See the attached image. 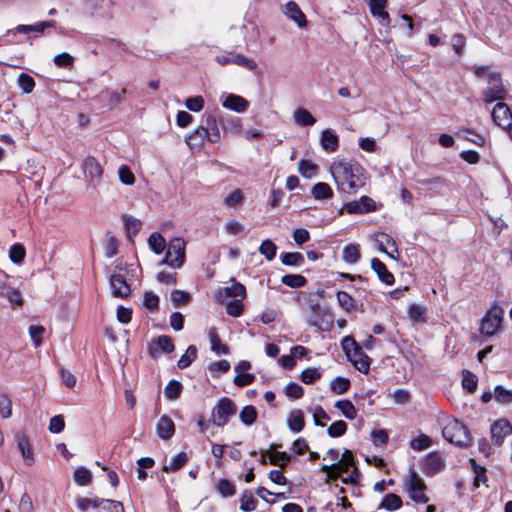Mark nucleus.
Segmentation results:
<instances>
[{"instance_id":"60","label":"nucleus","mask_w":512,"mask_h":512,"mask_svg":"<svg viewBox=\"0 0 512 512\" xmlns=\"http://www.w3.org/2000/svg\"><path fill=\"white\" fill-rule=\"evenodd\" d=\"M217 491L223 497L233 496L235 494V486L227 479H221L217 485Z\"/></svg>"},{"instance_id":"41","label":"nucleus","mask_w":512,"mask_h":512,"mask_svg":"<svg viewBox=\"0 0 512 512\" xmlns=\"http://www.w3.org/2000/svg\"><path fill=\"white\" fill-rule=\"evenodd\" d=\"M98 508L109 512H124L122 502L98 498Z\"/></svg>"},{"instance_id":"54","label":"nucleus","mask_w":512,"mask_h":512,"mask_svg":"<svg viewBox=\"0 0 512 512\" xmlns=\"http://www.w3.org/2000/svg\"><path fill=\"white\" fill-rule=\"evenodd\" d=\"M119 242L113 235H107V240L104 244V252L107 258H112L118 253Z\"/></svg>"},{"instance_id":"58","label":"nucleus","mask_w":512,"mask_h":512,"mask_svg":"<svg viewBox=\"0 0 512 512\" xmlns=\"http://www.w3.org/2000/svg\"><path fill=\"white\" fill-rule=\"evenodd\" d=\"M18 84L24 93H31L35 87L34 79L26 73L20 74Z\"/></svg>"},{"instance_id":"51","label":"nucleus","mask_w":512,"mask_h":512,"mask_svg":"<svg viewBox=\"0 0 512 512\" xmlns=\"http://www.w3.org/2000/svg\"><path fill=\"white\" fill-rule=\"evenodd\" d=\"M458 135L464 138L465 140L470 141L478 146H482L485 143V139L483 136L469 129L459 130Z\"/></svg>"},{"instance_id":"39","label":"nucleus","mask_w":512,"mask_h":512,"mask_svg":"<svg viewBox=\"0 0 512 512\" xmlns=\"http://www.w3.org/2000/svg\"><path fill=\"white\" fill-rule=\"evenodd\" d=\"M281 282L291 288H301L306 284V278L299 274H287L281 279Z\"/></svg>"},{"instance_id":"50","label":"nucleus","mask_w":512,"mask_h":512,"mask_svg":"<svg viewBox=\"0 0 512 512\" xmlns=\"http://www.w3.org/2000/svg\"><path fill=\"white\" fill-rule=\"evenodd\" d=\"M431 445L432 439L425 434L419 435L410 442L411 448L417 451L425 450L429 448Z\"/></svg>"},{"instance_id":"59","label":"nucleus","mask_w":512,"mask_h":512,"mask_svg":"<svg viewBox=\"0 0 512 512\" xmlns=\"http://www.w3.org/2000/svg\"><path fill=\"white\" fill-rule=\"evenodd\" d=\"M318 166L310 161L301 160L299 162V172L306 178H311L316 174Z\"/></svg>"},{"instance_id":"17","label":"nucleus","mask_w":512,"mask_h":512,"mask_svg":"<svg viewBox=\"0 0 512 512\" xmlns=\"http://www.w3.org/2000/svg\"><path fill=\"white\" fill-rule=\"evenodd\" d=\"M284 14L294 21L298 27L304 28L307 26V19L304 13L301 11L298 4L294 1H289L285 5Z\"/></svg>"},{"instance_id":"36","label":"nucleus","mask_w":512,"mask_h":512,"mask_svg":"<svg viewBox=\"0 0 512 512\" xmlns=\"http://www.w3.org/2000/svg\"><path fill=\"white\" fill-rule=\"evenodd\" d=\"M209 339L211 343V350L216 354H228L229 348L221 343V340L214 329H211L209 332Z\"/></svg>"},{"instance_id":"64","label":"nucleus","mask_w":512,"mask_h":512,"mask_svg":"<svg viewBox=\"0 0 512 512\" xmlns=\"http://www.w3.org/2000/svg\"><path fill=\"white\" fill-rule=\"evenodd\" d=\"M65 428V422L62 415H55L50 419L48 429L51 433L58 434Z\"/></svg>"},{"instance_id":"12","label":"nucleus","mask_w":512,"mask_h":512,"mask_svg":"<svg viewBox=\"0 0 512 512\" xmlns=\"http://www.w3.org/2000/svg\"><path fill=\"white\" fill-rule=\"evenodd\" d=\"M512 433V425L504 419L494 422L491 426V438L495 445L500 446L505 437Z\"/></svg>"},{"instance_id":"28","label":"nucleus","mask_w":512,"mask_h":512,"mask_svg":"<svg viewBox=\"0 0 512 512\" xmlns=\"http://www.w3.org/2000/svg\"><path fill=\"white\" fill-rule=\"evenodd\" d=\"M287 424L289 429L295 433L302 431L305 426L303 412L299 409L292 410L289 413Z\"/></svg>"},{"instance_id":"23","label":"nucleus","mask_w":512,"mask_h":512,"mask_svg":"<svg viewBox=\"0 0 512 512\" xmlns=\"http://www.w3.org/2000/svg\"><path fill=\"white\" fill-rule=\"evenodd\" d=\"M157 434L161 439H170L175 432V426L171 418L162 416L156 426Z\"/></svg>"},{"instance_id":"9","label":"nucleus","mask_w":512,"mask_h":512,"mask_svg":"<svg viewBox=\"0 0 512 512\" xmlns=\"http://www.w3.org/2000/svg\"><path fill=\"white\" fill-rule=\"evenodd\" d=\"M231 286L220 288L216 292V298L219 302H225L228 298L245 299L246 288L243 284L231 279Z\"/></svg>"},{"instance_id":"25","label":"nucleus","mask_w":512,"mask_h":512,"mask_svg":"<svg viewBox=\"0 0 512 512\" xmlns=\"http://www.w3.org/2000/svg\"><path fill=\"white\" fill-rule=\"evenodd\" d=\"M354 364L355 368L362 372L367 373L370 369V358L362 351V347H359L353 352L351 357H348Z\"/></svg>"},{"instance_id":"56","label":"nucleus","mask_w":512,"mask_h":512,"mask_svg":"<svg viewBox=\"0 0 512 512\" xmlns=\"http://www.w3.org/2000/svg\"><path fill=\"white\" fill-rule=\"evenodd\" d=\"M25 255V248L19 243L12 245L9 250V257L11 261L16 264L21 263L24 260Z\"/></svg>"},{"instance_id":"40","label":"nucleus","mask_w":512,"mask_h":512,"mask_svg":"<svg viewBox=\"0 0 512 512\" xmlns=\"http://www.w3.org/2000/svg\"><path fill=\"white\" fill-rule=\"evenodd\" d=\"M51 25V21L38 22L34 25H19L16 27V31L20 33H43V31Z\"/></svg>"},{"instance_id":"62","label":"nucleus","mask_w":512,"mask_h":512,"mask_svg":"<svg viewBox=\"0 0 512 512\" xmlns=\"http://www.w3.org/2000/svg\"><path fill=\"white\" fill-rule=\"evenodd\" d=\"M291 459L290 455H288L286 452H275L270 454L269 462L272 465L280 466L281 468H284Z\"/></svg>"},{"instance_id":"7","label":"nucleus","mask_w":512,"mask_h":512,"mask_svg":"<svg viewBox=\"0 0 512 512\" xmlns=\"http://www.w3.org/2000/svg\"><path fill=\"white\" fill-rule=\"evenodd\" d=\"M237 411L234 402L227 398H221L213 409V423L216 426L223 427Z\"/></svg>"},{"instance_id":"49","label":"nucleus","mask_w":512,"mask_h":512,"mask_svg":"<svg viewBox=\"0 0 512 512\" xmlns=\"http://www.w3.org/2000/svg\"><path fill=\"white\" fill-rule=\"evenodd\" d=\"M123 219H124V224H125L128 234L130 236L131 235L135 236L136 234H138V232L142 228L141 221L133 216H128V215L124 216Z\"/></svg>"},{"instance_id":"16","label":"nucleus","mask_w":512,"mask_h":512,"mask_svg":"<svg viewBox=\"0 0 512 512\" xmlns=\"http://www.w3.org/2000/svg\"><path fill=\"white\" fill-rule=\"evenodd\" d=\"M320 145L328 153H333L339 148V136L332 129H325L320 135Z\"/></svg>"},{"instance_id":"42","label":"nucleus","mask_w":512,"mask_h":512,"mask_svg":"<svg viewBox=\"0 0 512 512\" xmlns=\"http://www.w3.org/2000/svg\"><path fill=\"white\" fill-rule=\"evenodd\" d=\"M281 262L286 266H300L304 263V257L299 252H287L281 255Z\"/></svg>"},{"instance_id":"22","label":"nucleus","mask_w":512,"mask_h":512,"mask_svg":"<svg viewBox=\"0 0 512 512\" xmlns=\"http://www.w3.org/2000/svg\"><path fill=\"white\" fill-rule=\"evenodd\" d=\"M371 267L377 274L378 278L386 285H392L394 283V276L388 271L386 265L381 262L378 258H373L371 261Z\"/></svg>"},{"instance_id":"1","label":"nucleus","mask_w":512,"mask_h":512,"mask_svg":"<svg viewBox=\"0 0 512 512\" xmlns=\"http://www.w3.org/2000/svg\"><path fill=\"white\" fill-rule=\"evenodd\" d=\"M330 173L339 191L354 194L366 183V172L355 160L334 159L330 166Z\"/></svg>"},{"instance_id":"27","label":"nucleus","mask_w":512,"mask_h":512,"mask_svg":"<svg viewBox=\"0 0 512 512\" xmlns=\"http://www.w3.org/2000/svg\"><path fill=\"white\" fill-rule=\"evenodd\" d=\"M293 119L301 127L313 126L316 123V118L303 107H298L294 110Z\"/></svg>"},{"instance_id":"15","label":"nucleus","mask_w":512,"mask_h":512,"mask_svg":"<svg viewBox=\"0 0 512 512\" xmlns=\"http://www.w3.org/2000/svg\"><path fill=\"white\" fill-rule=\"evenodd\" d=\"M149 350L151 356L156 357L160 352L171 353L174 350V344L171 337L161 335L150 344Z\"/></svg>"},{"instance_id":"32","label":"nucleus","mask_w":512,"mask_h":512,"mask_svg":"<svg viewBox=\"0 0 512 512\" xmlns=\"http://www.w3.org/2000/svg\"><path fill=\"white\" fill-rule=\"evenodd\" d=\"M313 197L317 200L332 198L333 191L331 187L324 182L316 183L311 190Z\"/></svg>"},{"instance_id":"4","label":"nucleus","mask_w":512,"mask_h":512,"mask_svg":"<svg viewBox=\"0 0 512 512\" xmlns=\"http://www.w3.org/2000/svg\"><path fill=\"white\" fill-rule=\"evenodd\" d=\"M405 487L409 497L414 502L425 504L429 501V497L425 494L427 489L425 482L415 470L411 469L409 471V475L405 481Z\"/></svg>"},{"instance_id":"53","label":"nucleus","mask_w":512,"mask_h":512,"mask_svg":"<svg viewBox=\"0 0 512 512\" xmlns=\"http://www.w3.org/2000/svg\"><path fill=\"white\" fill-rule=\"evenodd\" d=\"M347 431V424L343 420L333 422L327 429L330 437L336 438L344 435Z\"/></svg>"},{"instance_id":"52","label":"nucleus","mask_w":512,"mask_h":512,"mask_svg":"<svg viewBox=\"0 0 512 512\" xmlns=\"http://www.w3.org/2000/svg\"><path fill=\"white\" fill-rule=\"evenodd\" d=\"M91 480H92V475L88 469H86L84 467H80L75 470L74 481L78 485H80V486L88 485L91 482Z\"/></svg>"},{"instance_id":"38","label":"nucleus","mask_w":512,"mask_h":512,"mask_svg":"<svg viewBox=\"0 0 512 512\" xmlns=\"http://www.w3.org/2000/svg\"><path fill=\"white\" fill-rule=\"evenodd\" d=\"M239 418L244 425H247V426L252 425L257 419L256 408L252 405L245 406L241 410V412L239 414Z\"/></svg>"},{"instance_id":"46","label":"nucleus","mask_w":512,"mask_h":512,"mask_svg":"<svg viewBox=\"0 0 512 512\" xmlns=\"http://www.w3.org/2000/svg\"><path fill=\"white\" fill-rule=\"evenodd\" d=\"M240 509L245 512H250L256 509L257 500L254 498L250 491H244L240 499Z\"/></svg>"},{"instance_id":"55","label":"nucleus","mask_w":512,"mask_h":512,"mask_svg":"<svg viewBox=\"0 0 512 512\" xmlns=\"http://www.w3.org/2000/svg\"><path fill=\"white\" fill-rule=\"evenodd\" d=\"M233 64L244 67L250 71H254L257 68V63L242 54L233 55Z\"/></svg>"},{"instance_id":"10","label":"nucleus","mask_w":512,"mask_h":512,"mask_svg":"<svg viewBox=\"0 0 512 512\" xmlns=\"http://www.w3.org/2000/svg\"><path fill=\"white\" fill-rule=\"evenodd\" d=\"M334 464H335V468H338V471H343L345 473H347L349 471V469L351 467H353L352 475H350L347 478H343L342 481L344 483H349V482L355 483L356 482V478L359 476V473L357 471V468L354 467V455L350 450L345 449L342 454L341 459L338 461V463H334Z\"/></svg>"},{"instance_id":"57","label":"nucleus","mask_w":512,"mask_h":512,"mask_svg":"<svg viewBox=\"0 0 512 512\" xmlns=\"http://www.w3.org/2000/svg\"><path fill=\"white\" fill-rule=\"evenodd\" d=\"M462 386L470 393L475 392L477 388V377L470 371H464L462 377Z\"/></svg>"},{"instance_id":"19","label":"nucleus","mask_w":512,"mask_h":512,"mask_svg":"<svg viewBox=\"0 0 512 512\" xmlns=\"http://www.w3.org/2000/svg\"><path fill=\"white\" fill-rule=\"evenodd\" d=\"M205 140H207V133L204 130V126L201 125L185 138V142L189 148L197 150L203 147Z\"/></svg>"},{"instance_id":"61","label":"nucleus","mask_w":512,"mask_h":512,"mask_svg":"<svg viewBox=\"0 0 512 512\" xmlns=\"http://www.w3.org/2000/svg\"><path fill=\"white\" fill-rule=\"evenodd\" d=\"M321 372L317 368H308L302 371L300 379L305 384H311L321 377Z\"/></svg>"},{"instance_id":"3","label":"nucleus","mask_w":512,"mask_h":512,"mask_svg":"<svg viewBox=\"0 0 512 512\" xmlns=\"http://www.w3.org/2000/svg\"><path fill=\"white\" fill-rule=\"evenodd\" d=\"M442 435L448 442L457 446H467L471 440L467 427L457 419L447 420Z\"/></svg>"},{"instance_id":"18","label":"nucleus","mask_w":512,"mask_h":512,"mask_svg":"<svg viewBox=\"0 0 512 512\" xmlns=\"http://www.w3.org/2000/svg\"><path fill=\"white\" fill-rule=\"evenodd\" d=\"M201 126H204V130L207 133V140L210 143H217L220 141L221 131L218 121L214 115H208L204 120V124Z\"/></svg>"},{"instance_id":"29","label":"nucleus","mask_w":512,"mask_h":512,"mask_svg":"<svg viewBox=\"0 0 512 512\" xmlns=\"http://www.w3.org/2000/svg\"><path fill=\"white\" fill-rule=\"evenodd\" d=\"M189 460V457L187 453L180 452L176 456H174L169 464H165L162 467V471L168 473V472H175L178 471L180 468H182Z\"/></svg>"},{"instance_id":"13","label":"nucleus","mask_w":512,"mask_h":512,"mask_svg":"<svg viewBox=\"0 0 512 512\" xmlns=\"http://www.w3.org/2000/svg\"><path fill=\"white\" fill-rule=\"evenodd\" d=\"M222 106L237 113H243L248 109L249 102L242 96L230 93L224 96Z\"/></svg>"},{"instance_id":"21","label":"nucleus","mask_w":512,"mask_h":512,"mask_svg":"<svg viewBox=\"0 0 512 512\" xmlns=\"http://www.w3.org/2000/svg\"><path fill=\"white\" fill-rule=\"evenodd\" d=\"M0 297L7 298L12 304L22 305L23 299L19 290L7 285L6 281L0 277Z\"/></svg>"},{"instance_id":"8","label":"nucleus","mask_w":512,"mask_h":512,"mask_svg":"<svg viewBox=\"0 0 512 512\" xmlns=\"http://www.w3.org/2000/svg\"><path fill=\"white\" fill-rule=\"evenodd\" d=\"M82 169L89 187L96 190L103 176V168L100 163L94 157L88 156L82 164Z\"/></svg>"},{"instance_id":"35","label":"nucleus","mask_w":512,"mask_h":512,"mask_svg":"<svg viewBox=\"0 0 512 512\" xmlns=\"http://www.w3.org/2000/svg\"><path fill=\"white\" fill-rule=\"evenodd\" d=\"M197 348L194 345H190L186 352L178 360L177 366L179 369H185L191 365V363L197 358Z\"/></svg>"},{"instance_id":"33","label":"nucleus","mask_w":512,"mask_h":512,"mask_svg":"<svg viewBox=\"0 0 512 512\" xmlns=\"http://www.w3.org/2000/svg\"><path fill=\"white\" fill-rule=\"evenodd\" d=\"M401 506L402 499L394 493H389L383 498L379 508H383L388 511H395L398 510Z\"/></svg>"},{"instance_id":"30","label":"nucleus","mask_w":512,"mask_h":512,"mask_svg":"<svg viewBox=\"0 0 512 512\" xmlns=\"http://www.w3.org/2000/svg\"><path fill=\"white\" fill-rule=\"evenodd\" d=\"M360 246L358 244H348L343 248L342 258L346 263L354 264L360 259Z\"/></svg>"},{"instance_id":"20","label":"nucleus","mask_w":512,"mask_h":512,"mask_svg":"<svg viewBox=\"0 0 512 512\" xmlns=\"http://www.w3.org/2000/svg\"><path fill=\"white\" fill-rule=\"evenodd\" d=\"M16 441L18 449L20 450L26 464L29 466L32 465L34 463V455L31 450L28 437L23 433H17Z\"/></svg>"},{"instance_id":"2","label":"nucleus","mask_w":512,"mask_h":512,"mask_svg":"<svg viewBox=\"0 0 512 512\" xmlns=\"http://www.w3.org/2000/svg\"><path fill=\"white\" fill-rule=\"evenodd\" d=\"M478 78H486L487 86L482 91L483 101L490 104L494 101H504L507 97V90L502 82V78L495 72H490L487 67H478L475 70Z\"/></svg>"},{"instance_id":"48","label":"nucleus","mask_w":512,"mask_h":512,"mask_svg":"<svg viewBox=\"0 0 512 512\" xmlns=\"http://www.w3.org/2000/svg\"><path fill=\"white\" fill-rule=\"evenodd\" d=\"M182 391V384L176 380H171L165 387L164 393L169 400L179 398Z\"/></svg>"},{"instance_id":"26","label":"nucleus","mask_w":512,"mask_h":512,"mask_svg":"<svg viewBox=\"0 0 512 512\" xmlns=\"http://www.w3.org/2000/svg\"><path fill=\"white\" fill-rule=\"evenodd\" d=\"M370 12L374 17L380 18L386 24L389 23V14L385 11L387 0H367Z\"/></svg>"},{"instance_id":"34","label":"nucleus","mask_w":512,"mask_h":512,"mask_svg":"<svg viewBox=\"0 0 512 512\" xmlns=\"http://www.w3.org/2000/svg\"><path fill=\"white\" fill-rule=\"evenodd\" d=\"M336 298L339 306L347 312H350L356 308L355 299L344 291H338L336 293Z\"/></svg>"},{"instance_id":"6","label":"nucleus","mask_w":512,"mask_h":512,"mask_svg":"<svg viewBox=\"0 0 512 512\" xmlns=\"http://www.w3.org/2000/svg\"><path fill=\"white\" fill-rule=\"evenodd\" d=\"M504 311L500 306H492L481 321L480 332L485 336H493L500 328Z\"/></svg>"},{"instance_id":"63","label":"nucleus","mask_w":512,"mask_h":512,"mask_svg":"<svg viewBox=\"0 0 512 512\" xmlns=\"http://www.w3.org/2000/svg\"><path fill=\"white\" fill-rule=\"evenodd\" d=\"M243 300L244 299H235L233 301L228 302L226 305L227 314L233 317L240 316L243 312Z\"/></svg>"},{"instance_id":"44","label":"nucleus","mask_w":512,"mask_h":512,"mask_svg":"<svg viewBox=\"0 0 512 512\" xmlns=\"http://www.w3.org/2000/svg\"><path fill=\"white\" fill-rule=\"evenodd\" d=\"M350 388V380L344 377H336L330 383V389L335 394H343Z\"/></svg>"},{"instance_id":"37","label":"nucleus","mask_w":512,"mask_h":512,"mask_svg":"<svg viewBox=\"0 0 512 512\" xmlns=\"http://www.w3.org/2000/svg\"><path fill=\"white\" fill-rule=\"evenodd\" d=\"M148 244L150 248L156 253L161 254L165 247L166 242L164 237L160 233H152L148 238Z\"/></svg>"},{"instance_id":"43","label":"nucleus","mask_w":512,"mask_h":512,"mask_svg":"<svg viewBox=\"0 0 512 512\" xmlns=\"http://www.w3.org/2000/svg\"><path fill=\"white\" fill-rule=\"evenodd\" d=\"M408 313L410 318L416 323H424L426 322V307L418 304H412Z\"/></svg>"},{"instance_id":"47","label":"nucleus","mask_w":512,"mask_h":512,"mask_svg":"<svg viewBox=\"0 0 512 512\" xmlns=\"http://www.w3.org/2000/svg\"><path fill=\"white\" fill-rule=\"evenodd\" d=\"M259 252L268 260L271 261L275 258L277 246L269 239L264 240L260 247Z\"/></svg>"},{"instance_id":"24","label":"nucleus","mask_w":512,"mask_h":512,"mask_svg":"<svg viewBox=\"0 0 512 512\" xmlns=\"http://www.w3.org/2000/svg\"><path fill=\"white\" fill-rule=\"evenodd\" d=\"M424 467L427 473L436 474L444 467V460L439 453L431 452L425 458Z\"/></svg>"},{"instance_id":"5","label":"nucleus","mask_w":512,"mask_h":512,"mask_svg":"<svg viewBox=\"0 0 512 512\" xmlns=\"http://www.w3.org/2000/svg\"><path fill=\"white\" fill-rule=\"evenodd\" d=\"M185 246L186 243L182 238H173L168 245L164 259L159 264H167L174 269L182 267L185 262Z\"/></svg>"},{"instance_id":"31","label":"nucleus","mask_w":512,"mask_h":512,"mask_svg":"<svg viewBox=\"0 0 512 512\" xmlns=\"http://www.w3.org/2000/svg\"><path fill=\"white\" fill-rule=\"evenodd\" d=\"M334 407L337 408L347 419L353 420L357 416L356 408L349 400H339L334 404Z\"/></svg>"},{"instance_id":"14","label":"nucleus","mask_w":512,"mask_h":512,"mask_svg":"<svg viewBox=\"0 0 512 512\" xmlns=\"http://www.w3.org/2000/svg\"><path fill=\"white\" fill-rule=\"evenodd\" d=\"M110 286L114 297H127L131 290L125 278L120 274H113L110 277Z\"/></svg>"},{"instance_id":"45","label":"nucleus","mask_w":512,"mask_h":512,"mask_svg":"<svg viewBox=\"0 0 512 512\" xmlns=\"http://www.w3.org/2000/svg\"><path fill=\"white\" fill-rule=\"evenodd\" d=\"M494 399L500 404H510L512 402V391L497 385L494 388Z\"/></svg>"},{"instance_id":"11","label":"nucleus","mask_w":512,"mask_h":512,"mask_svg":"<svg viewBox=\"0 0 512 512\" xmlns=\"http://www.w3.org/2000/svg\"><path fill=\"white\" fill-rule=\"evenodd\" d=\"M491 116L499 127L508 128L512 124V112L503 101H498L491 112Z\"/></svg>"}]
</instances>
